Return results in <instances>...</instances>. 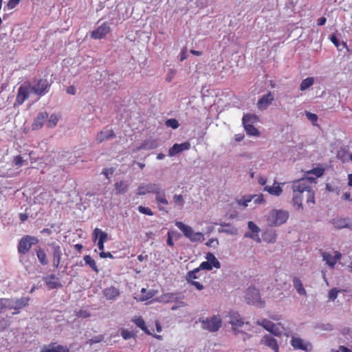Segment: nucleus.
Listing matches in <instances>:
<instances>
[{
    "mask_svg": "<svg viewBox=\"0 0 352 352\" xmlns=\"http://www.w3.org/2000/svg\"><path fill=\"white\" fill-rule=\"evenodd\" d=\"M307 180L299 179L294 182L292 185L293 197L292 204L298 211L303 210L302 199L306 198L307 204H314V192L310 186L307 185Z\"/></svg>",
    "mask_w": 352,
    "mask_h": 352,
    "instance_id": "1",
    "label": "nucleus"
},
{
    "mask_svg": "<svg viewBox=\"0 0 352 352\" xmlns=\"http://www.w3.org/2000/svg\"><path fill=\"white\" fill-rule=\"evenodd\" d=\"M289 218V213L285 210H272L268 216V224L271 226H279L285 223Z\"/></svg>",
    "mask_w": 352,
    "mask_h": 352,
    "instance_id": "2",
    "label": "nucleus"
},
{
    "mask_svg": "<svg viewBox=\"0 0 352 352\" xmlns=\"http://www.w3.org/2000/svg\"><path fill=\"white\" fill-rule=\"evenodd\" d=\"M201 327L210 332L217 331L221 327L222 321L219 316H213L200 320Z\"/></svg>",
    "mask_w": 352,
    "mask_h": 352,
    "instance_id": "3",
    "label": "nucleus"
},
{
    "mask_svg": "<svg viewBox=\"0 0 352 352\" xmlns=\"http://www.w3.org/2000/svg\"><path fill=\"white\" fill-rule=\"evenodd\" d=\"M38 243V239L36 237L25 235L23 236L19 241L18 245V252L21 254H25L33 245Z\"/></svg>",
    "mask_w": 352,
    "mask_h": 352,
    "instance_id": "4",
    "label": "nucleus"
},
{
    "mask_svg": "<svg viewBox=\"0 0 352 352\" xmlns=\"http://www.w3.org/2000/svg\"><path fill=\"white\" fill-rule=\"evenodd\" d=\"M245 300L250 305H263L258 289L254 286L249 287L245 291Z\"/></svg>",
    "mask_w": 352,
    "mask_h": 352,
    "instance_id": "5",
    "label": "nucleus"
},
{
    "mask_svg": "<svg viewBox=\"0 0 352 352\" xmlns=\"http://www.w3.org/2000/svg\"><path fill=\"white\" fill-rule=\"evenodd\" d=\"M50 87V83L46 79H39L31 87L32 91L36 95L45 94Z\"/></svg>",
    "mask_w": 352,
    "mask_h": 352,
    "instance_id": "6",
    "label": "nucleus"
},
{
    "mask_svg": "<svg viewBox=\"0 0 352 352\" xmlns=\"http://www.w3.org/2000/svg\"><path fill=\"white\" fill-rule=\"evenodd\" d=\"M248 227L250 232H245L244 237L252 239L256 241L257 243H261V240L258 235V233L261 231L259 227L257 226L253 221H249L248 223Z\"/></svg>",
    "mask_w": 352,
    "mask_h": 352,
    "instance_id": "7",
    "label": "nucleus"
},
{
    "mask_svg": "<svg viewBox=\"0 0 352 352\" xmlns=\"http://www.w3.org/2000/svg\"><path fill=\"white\" fill-rule=\"evenodd\" d=\"M291 345L294 349H300L306 352H309L312 349V345L310 342H305L302 339L296 337H292L291 340Z\"/></svg>",
    "mask_w": 352,
    "mask_h": 352,
    "instance_id": "8",
    "label": "nucleus"
},
{
    "mask_svg": "<svg viewBox=\"0 0 352 352\" xmlns=\"http://www.w3.org/2000/svg\"><path fill=\"white\" fill-rule=\"evenodd\" d=\"M30 301V298L28 296L14 298V310L15 312L13 314H19L22 309L28 306Z\"/></svg>",
    "mask_w": 352,
    "mask_h": 352,
    "instance_id": "9",
    "label": "nucleus"
},
{
    "mask_svg": "<svg viewBox=\"0 0 352 352\" xmlns=\"http://www.w3.org/2000/svg\"><path fill=\"white\" fill-rule=\"evenodd\" d=\"M260 344H263L270 349L274 352L279 351V347L277 341L272 337V335H265L260 341Z\"/></svg>",
    "mask_w": 352,
    "mask_h": 352,
    "instance_id": "10",
    "label": "nucleus"
},
{
    "mask_svg": "<svg viewBox=\"0 0 352 352\" xmlns=\"http://www.w3.org/2000/svg\"><path fill=\"white\" fill-rule=\"evenodd\" d=\"M330 223L336 229L349 228L352 230V223H350L349 219L337 217L332 219Z\"/></svg>",
    "mask_w": 352,
    "mask_h": 352,
    "instance_id": "11",
    "label": "nucleus"
},
{
    "mask_svg": "<svg viewBox=\"0 0 352 352\" xmlns=\"http://www.w3.org/2000/svg\"><path fill=\"white\" fill-rule=\"evenodd\" d=\"M153 193L155 195V199L158 203L164 205L168 204V201L166 198V190L161 187L160 184H156Z\"/></svg>",
    "mask_w": 352,
    "mask_h": 352,
    "instance_id": "12",
    "label": "nucleus"
},
{
    "mask_svg": "<svg viewBox=\"0 0 352 352\" xmlns=\"http://www.w3.org/2000/svg\"><path fill=\"white\" fill-rule=\"evenodd\" d=\"M153 193L155 195V199L158 203L164 205L168 204V201L166 198V190L161 187L160 184H156Z\"/></svg>",
    "mask_w": 352,
    "mask_h": 352,
    "instance_id": "13",
    "label": "nucleus"
},
{
    "mask_svg": "<svg viewBox=\"0 0 352 352\" xmlns=\"http://www.w3.org/2000/svg\"><path fill=\"white\" fill-rule=\"evenodd\" d=\"M109 31V26L106 23H104L97 29L91 32V37L94 39H100L105 36Z\"/></svg>",
    "mask_w": 352,
    "mask_h": 352,
    "instance_id": "14",
    "label": "nucleus"
},
{
    "mask_svg": "<svg viewBox=\"0 0 352 352\" xmlns=\"http://www.w3.org/2000/svg\"><path fill=\"white\" fill-rule=\"evenodd\" d=\"M217 224L222 227L221 228L218 229L219 233H225L232 236H236L239 233L238 229L230 223L221 221Z\"/></svg>",
    "mask_w": 352,
    "mask_h": 352,
    "instance_id": "15",
    "label": "nucleus"
},
{
    "mask_svg": "<svg viewBox=\"0 0 352 352\" xmlns=\"http://www.w3.org/2000/svg\"><path fill=\"white\" fill-rule=\"evenodd\" d=\"M190 144L188 142H185L182 144H175L168 151V155L170 157L175 156L179 153L190 149Z\"/></svg>",
    "mask_w": 352,
    "mask_h": 352,
    "instance_id": "16",
    "label": "nucleus"
},
{
    "mask_svg": "<svg viewBox=\"0 0 352 352\" xmlns=\"http://www.w3.org/2000/svg\"><path fill=\"white\" fill-rule=\"evenodd\" d=\"M229 323L232 327H242L245 322L240 314L236 311H230L228 314Z\"/></svg>",
    "mask_w": 352,
    "mask_h": 352,
    "instance_id": "17",
    "label": "nucleus"
},
{
    "mask_svg": "<svg viewBox=\"0 0 352 352\" xmlns=\"http://www.w3.org/2000/svg\"><path fill=\"white\" fill-rule=\"evenodd\" d=\"M50 246L53 250V265L58 268L60 263V257L62 255L61 248L56 243H52Z\"/></svg>",
    "mask_w": 352,
    "mask_h": 352,
    "instance_id": "18",
    "label": "nucleus"
},
{
    "mask_svg": "<svg viewBox=\"0 0 352 352\" xmlns=\"http://www.w3.org/2000/svg\"><path fill=\"white\" fill-rule=\"evenodd\" d=\"M43 280L50 289L62 287V285L58 281V278L54 274L44 277Z\"/></svg>",
    "mask_w": 352,
    "mask_h": 352,
    "instance_id": "19",
    "label": "nucleus"
},
{
    "mask_svg": "<svg viewBox=\"0 0 352 352\" xmlns=\"http://www.w3.org/2000/svg\"><path fill=\"white\" fill-rule=\"evenodd\" d=\"M47 117L48 114L47 112H40L34 119V121L32 126V129L38 130L42 128Z\"/></svg>",
    "mask_w": 352,
    "mask_h": 352,
    "instance_id": "20",
    "label": "nucleus"
},
{
    "mask_svg": "<svg viewBox=\"0 0 352 352\" xmlns=\"http://www.w3.org/2000/svg\"><path fill=\"white\" fill-rule=\"evenodd\" d=\"M155 183L141 184L137 188V195L141 196L148 193H153Z\"/></svg>",
    "mask_w": 352,
    "mask_h": 352,
    "instance_id": "21",
    "label": "nucleus"
},
{
    "mask_svg": "<svg viewBox=\"0 0 352 352\" xmlns=\"http://www.w3.org/2000/svg\"><path fill=\"white\" fill-rule=\"evenodd\" d=\"M273 100V94L271 92H268L267 94L263 96L262 98L258 101V107L260 109H266Z\"/></svg>",
    "mask_w": 352,
    "mask_h": 352,
    "instance_id": "22",
    "label": "nucleus"
},
{
    "mask_svg": "<svg viewBox=\"0 0 352 352\" xmlns=\"http://www.w3.org/2000/svg\"><path fill=\"white\" fill-rule=\"evenodd\" d=\"M103 295L107 300H114L120 295V291L115 287H109L102 291Z\"/></svg>",
    "mask_w": 352,
    "mask_h": 352,
    "instance_id": "23",
    "label": "nucleus"
},
{
    "mask_svg": "<svg viewBox=\"0 0 352 352\" xmlns=\"http://www.w3.org/2000/svg\"><path fill=\"white\" fill-rule=\"evenodd\" d=\"M115 137L116 134L113 131L105 130L98 133L96 136V140L98 143H101L104 140H109L110 139L114 138Z\"/></svg>",
    "mask_w": 352,
    "mask_h": 352,
    "instance_id": "24",
    "label": "nucleus"
},
{
    "mask_svg": "<svg viewBox=\"0 0 352 352\" xmlns=\"http://www.w3.org/2000/svg\"><path fill=\"white\" fill-rule=\"evenodd\" d=\"M175 226L183 232L184 235L186 238H190L193 232V230L190 226H187L181 221H176Z\"/></svg>",
    "mask_w": 352,
    "mask_h": 352,
    "instance_id": "25",
    "label": "nucleus"
},
{
    "mask_svg": "<svg viewBox=\"0 0 352 352\" xmlns=\"http://www.w3.org/2000/svg\"><path fill=\"white\" fill-rule=\"evenodd\" d=\"M157 146V144L154 140H145L140 146L137 147L136 149L133 150V152L140 150H151L154 149Z\"/></svg>",
    "mask_w": 352,
    "mask_h": 352,
    "instance_id": "26",
    "label": "nucleus"
},
{
    "mask_svg": "<svg viewBox=\"0 0 352 352\" xmlns=\"http://www.w3.org/2000/svg\"><path fill=\"white\" fill-rule=\"evenodd\" d=\"M29 96L28 88L21 86L19 87L18 94L16 96V101L19 104H22Z\"/></svg>",
    "mask_w": 352,
    "mask_h": 352,
    "instance_id": "27",
    "label": "nucleus"
},
{
    "mask_svg": "<svg viewBox=\"0 0 352 352\" xmlns=\"http://www.w3.org/2000/svg\"><path fill=\"white\" fill-rule=\"evenodd\" d=\"M94 241H96L98 238V241L105 243L107 239V234L99 228H95L93 232Z\"/></svg>",
    "mask_w": 352,
    "mask_h": 352,
    "instance_id": "28",
    "label": "nucleus"
},
{
    "mask_svg": "<svg viewBox=\"0 0 352 352\" xmlns=\"http://www.w3.org/2000/svg\"><path fill=\"white\" fill-rule=\"evenodd\" d=\"M41 352H69V350L67 346L56 345L50 346L47 348H43Z\"/></svg>",
    "mask_w": 352,
    "mask_h": 352,
    "instance_id": "29",
    "label": "nucleus"
},
{
    "mask_svg": "<svg viewBox=\"0 0 352 352\" xmlns=\"http://www.w3.org/2000/svg\"><path fill=\"white\" fill-rule=\"evenodd\" d=\"M293 285L300 295L305 296L307 294L306 290L305 289L302 281L300 280V278L294 277L293 280Z\"/></svg>",
    "mask_w": 352,
    "mask_h": 352,
    "instance_id": "30",
    "label": "nucleus"
},
{
    "mask_svg": "<svg viewBox=\"0 0 352 352\" xmlns=\"http://www.w3.org/2000/svg\"><path fill=\"white\" fill-rule=\"evenodd\" d=\"M141 294H142L140 298V300L141 301H144L153 298L155 295L156 292L153 289L147 291L145 288H142L141 290Z\"/></svg>",
    "mask_w": 352,
    "mask_h": 352,
    "instance_id": "31",
    "label": "nucleus"
},
{
    "mask_svg": "<svg viewBox=\"0 0 352 352\" xmlns=\"http://www.w3.org/2000/svg\"><path fill=\"white\" fill-rule=\"evenodd\" d=\"M206 258L207 259V262L211 263V265H212L213 267H214L215 268L219 269L221 267L220 262L217 260V258L214 256V255L212 253L208 252L206 254Z\"/></svg>",
    "mask_w": 352,
    "mask_h": 352,
    "instance_id": "32",
    "label": "nucleus"
},
{
    "mask_svg": "<svg viewBox=\"0 0 352 352\" xmlns=\"http://www.w3.org/2000/svg\"><path fill=\"white\" fill-rule=\"evenodd\" d=\"M285 330L284 327L280 324H274V327H273L269 332L275 336L280 337L284 333Z\"/></svg>",
    "mask_w": 352,
    "mask_h": 352,
    "instance_id": "33",
    "label": "nucleus"
},
{
    "mask_svg": "<svg viewBox=\"0 0 352 352\" xmlns=\"http://www.w3.org/2000/svg\"><path fill=\"white\" fill-rule=\"evenodd\" d=\"M115 189H116L117 193H119V194L125 193L128 190V184L124 181H120L119 182H116L115 184Z\"/></svg>",
    "mask_w": 352,
    "mask_h": 352,
    "instance_id": "34",
    "label": "nucleus"
},
{
    "mask_svg": "<svg viewBox=\"0 0 352 352\" xmlns=\"http://www.w3.org/2000/svg\"><path fill=\"white\" fill-rule=\"evenodd\" d=\"M86 265H89L95 272H99L95 261L89 255H86L83 258Z\"/></svg>",
    "mask_w": 352,
    "mask_h": 352,
    "instance_id": "35",
    "label": "nucleus"
},
{
    "mask_svg": "<svg viewBox=\"0 0 352 352\" xmlns=\"http://www.w3.org/2000/svg\"><path fill=\"white\" fill-rule=\"evenodd\" d=\"M256 324L259 326H262L265 329L270 331L271 329L274 327V323L267 319H263L262 320H257Z\"/></svg>",
    "mask_w": 352,
    "mask_h": 352,
    "instance_id": "36",
    "label": "nucleus"
},
{
    "mask_svg": "<svg viewBox=\"0 0 352 352\" xmlns=\"http://www.w3.org/2000/svg\"><path fill=\"white\" fill-rule=\"evenodd\" d=\"M264 190L267 191L270 194L276 195V196H279L283 191L281 187H280L279 186H265L264 188Z\"/></svg>",
    "mask_w": 352,
    "mask_h": 352,
    "instance_id": "37",
    "label": "nucleus"
},
{
    "mask_svg": "<svg viewBox=\"0 0 352 352\" xmlns=\"http://www.w3.org/2000/svg\"><path fill=\"white\" fill-rule=\"evenodd\" d=\"M179 298H180V296H179L177 294H174V293H168V294H164L162 296V300L165 302L175 301Z\"/></svg>",
    "mask_w": 352,
    "mask_h": 352,
    "instance_id": "38",
    "label": "nucleus"
},
{
    "mask_svg": "<svg viewBox=\"0 0 352 352\" xmlns=\"http://www.w3.org/2000/svg\"><path fill=\"white\" fill-rule=\"evenodd\" d=\"M322 258L324 261H326V263L331 267L333 268L335 263V259L333 258V256H332L328 252H323L322 254Z\"/></svg>",
    "mask_w": 352,
    "mask_h": 352,
    "instance_id": "39",
    "label": "nucleus"
},
{
    "mask_svg": "<svg viewBox=\"0 0 352 352\" xmlns=\"http://www.w3.org/2000/svg\"><path fill=\"white\" fill-rule=\"evenodd\" d=\"M247 133L250 135L258 136L259 135L258 130L255 128L252 124H247L243 125Z\"/></svg>",
    "mask_w": 352,
    "mask_h": 352,
    "instance_id": "40",
    "label": "nucleus"
},
{
    "mask_svg": "<svg viewBox=\"0 0 352 352\" xmlns=\"http://www.w3.org/2000/svg\"><path fill=\"white\" fill-rule=\"evenodd\" d=\"M36 256L38 257L39 262L42 265H45L47 264L46 254L42 248H40L36 250Z\"/></svg>",
    "mask_w": 352,
    "mask_h": 352,
    "instance_id": "41",
    "label": "nucleus"
},
{
    "mask_svg": "<svg viewBox=\"0 0 352 352\" xmlns=\"http://www.w3.org/2000/svg\"><path fill=\"white\" fill-rule=\"evenodd\" d=\"M314 82V78L309 77L304 79L300 83V90L305 91L310 87Z\"/></svg>",
    "mask_w": 352,
    "mask_h": 352,
    "instance_id": "42",
    "label": "nucleus"
},
{
    "mask_svg": "<svg viewBox=\"0 0 352 352\" xmlns=\"http://www.w3.org/2000/svg\"><path fill=\"white\" fill-rule=\"evenodd\" d=\"M189 239L192 242H197V241L202 242L205 240V238H204L203 233H201L200 232H195L193 231L191 236H190Z\"/></svg>",
    "mask_w": 352,
    "mask_h": 352,
    "instance_id": "43",
    "label": "nucleus"
},
{
    "mask_svg": "<svg viewBox=\"0 0 352 352\" xmlns=\"http://www.w3.org/2000/svg\"><path fill=\"white\" fill-rule=\"evenodd\" d=\"M199 272L200 271L197 268H195L192 271H189L186 275L187 281L190 282L194 280L195 279L199 278V276L198 274L199 273Z\"/></svg>",
    "mask_w": 352,
    "mask_h": 352,
    "instance_id": "44",
    "label": "nucleus"
},
{
    "mask_svg": "<svg viewBox=\"0 0 352 352\" xmlns=\"http://www.w3.org/2000/svg\"><path fill=\"white\" fill-rule=\"evenodd\" d=\"M135 324L140 327L142 331H144L146 334L151 335V333L149 331V330L147 329L144 320L139 318L135 320Z\"/></svg>",
    "mask_w": 352,
    "mask_h": 352,
    "instance_id": "45",
    "label": "nucleus"
},
{
    "mask_svg": "<svg viewBox=\"0 0 352 352\" xmlns=\"http://www.w3.org/2000/svg\"><path fill=\"white\" fill-rule=\"evenodd\" d=\"M256 120V117L254 115L247 114L243 117V124H253Z\"/></svg>",
    "mask_w": 352,
    "mask_h": 352,
    "instance_id": "46",
    "label": "nucleus"
},
{
    "mask_svg": "<svg viewBox=\"0 0 352 352\" xmlns=\"http://www.w3.org/2000/svg\"><path fill=\"white\" fill-rule=\"evenodd\" d=\"M3 301L6 309H14V298H3Z\"/></svg>",
    "mask_w": 352,
    "mask_h": 352,
    "instance_id": "47",
    "label": "nucleus"
},
{
    "mask_svg": "<svg viewBox=\"0 0 352 352\" xmlns=\"http://www.w3.org/2000/svg\"><path fill=\"white\" fill-rule=\"evenodd\" d=\"M58 120V119L57 116L55 114H52L48 119L47 126L49 128L54 127L57 124Z\"/></svg>",
    "mask_w": 352,
    "mask_h": 352,
    "instance_id": "48",
    "label": "nucleus"
},
{
    "mask_svg": "<svg viewBox=\"0 0 352 352\" xmlns=\"http://www.w3.org/2000/svg\"><path fill=\"white\" fill-rule=\"evenodd\" d=\"M21 0H9L4 7V10H10L14 9Z\"/></svg>",
    "mask_w": 352,
    "mask_h": 352,
    "instance_id": "49",
    "label": "nucleus"
},
{
    "mask_svg": "<svg viewBox=\"0 0 352 352\" xmlns=\"http://www.w3.org/2000/svg\"><path fill=\"white\" fill-rule=\"evenodd\" d=\"M165 124L166 126L170 127L173 129H176L179 127V124L175 119H168L166 121Z\"/></svg>",
    "mask_w": 352,
    "mask_h": 352,
    "instance_id": "50",
    "label": "nucleus"
},
{
    "mask_svg": "<svg viewBox=\"0 0 352 352\" xmlns=\"http://www.w3.org/2000/svg\"><path fill=\"white\" fill-rule=\"evenodd\" d=\"M173 201L175 204H177L178 206L183 207L184 204V200L183 198V196L181 195H175L173 196Z\"/></svg>",
    "mask_w": 352,
    "mask_h": 352,
    "instance_id": "51",
    "label": "nucleus"
},
{
    "mask_svg": "<svg viewBox=\"0 0 352 352\" xmlns=\"http://www.w3.org/2000/svg\"><path fill=\"white\" fill-rule=\"evenodd\" d=\"M212 265H211V263H210L209 262H207V261H204V262H202L200 265L197 267V269H199V271L202 270H211L212 269Z\"/></svg>",
    "mask_w": 352,
    "mask_h": 352,
    "instance_id": "52",
    "label": "nucleus"
},
{
    "mask_svg": "<svg viewBox=\"0 0 352 352\" xmlns=\"http://www.w3.org/2000/svg\"><path fill=\"white\" fill-rule=\"evenodd\" d=\"M331 41L338 47L339 48V47L340 45H342L343 47H346V43L344 42H342L341 43H340L338 38L335 36V35H332L331 36Z\"/></svg>",
    "mask_w": 352,
    "mask_h": 352,
    "instance_id": "53",
    "label": "nucleus"
},
{
    "mask_svg": "<svg viewBox=\"0 0 352 352\" xmlns=\"http://www.w3.org/2000/svg\"><path fill=\"white\" fill-rule=\"evenodd\" d=\"M138 210H139L140 212H141L142 214H147V215H149V216L153 215V212L148 208H146V207L140 206L138 207Z\"/></svg>",
    "mask_w": 352,
    "mask_h": 352,
    "instance_id": "54",
    "label": "nucleus"
},
{
    "mask_svg": "<svg viewBox=\"0 0 352 352\" xmlns=\"http://www.w3.org/2000/svg\"><path fill=\"white\" fill-rule=\"evenodd\" d=\"M90 313L87 310H80L76 312V316L78 318H86L90 316Z\"/></svg>",
    "mask_w": 352,
    "mask_h": 352,
    "instance_id": "55",
    "label": "nucleus"
},
{
    "mask_svg": "<svg viewBox=\"0 0 352 352\" xmlns=\"http://www.w3.org/2000/svg\"><path fill=\"white\" fill-rule=\"evenodd\" d=\"M251 200L254 199V202L256 204H260L264 202V198L263 195L252 196Z\"/></svg>",
    "mask_w": 352,
    "mask_h": 352,
    "instance_id": "56",
    "label": "nucleus"
},
{
    "mask_svg": "<svg viewBox=\"0 0 352 352\" xmlns=\"http://www.w3.org/2000/svg\"><path fill=\"white\" fill-rule=\"evenodd\" d=\"M121 336L124 340H129L133 336V333L129 331L123 329L121 331Z\"/></svg>",
    "mask_w": 352,
    "mask_h": 352,
    "instance_id": "57",
    "label": "nucleus"
},
{
    "mask_svg": "<svg viewBox=\"0 0 352 352\" xmlns=\"http://www.w3.org/2000/svg\"><path fill=\"white\" fill-rule=\"evenodd\" d=\"M103 338L104 337L102 336H95L89 339L88 343H89L91 345L93 344L99 343L103 340Z\"/></svg>",
    "mask_w": 352,
    "mask_h": 352,
    "instance_id": "58",
    "label": "nucleus"
},
{
    "mask_svg": "<svg viewBox=\"0 0 352 352\" xmlns=\"http://www.w3.org/2000/svg\"><path fill=\"white\" fill-rule=\"evenodd\" d=\"M338 293V291L336 289H331L329 292V298L331 300H334L337 298Z\"/></svg>",
    "mask_w": 352,
    "mask_h": 352,
    "instance_id": "59",
    "label": "nucleus"
},
{
    "mask_svg": "<svg viewBox=\"0 0 352 352\" xmlns=\"http://www.w3.org/2000/svg\"><path fill=\"white\" fill-rule=\"evenodd\" d=\"M306 116L312 122H316L318 120V116L315 113L309 111H306Z\"/></svg>",
    "mask_w": 352,
    "mask_h": 352,
    "instance_id": "60",
    "label": "nucleus"
},
{
    "mask_svg": "<svg viewBox=\"0 0 352 352\" xmlns=\"http://www.w3.org/2000/svg\"><path fill=\"white\" fill-rule=\"evenodd\" d=\"M23 160L21 157V156H20V155H17V156L14 157V158L13 160V163L14 164L15 166H21L23 164Z\"/></svg>",
    "mask_w": 352,
    "mask_h": 352,
    "instance_id": "61",
    "label": "nucleus"
},
{
    "mask_svg": "<svg viewBox=\"0 0 352 352\" xmlns=\"http://www.w3.org/2000/svg\"><path fill=\"white\" fill-rule=\"evenodd\" d=\"M324 170L322 168H314L310 171V173L314 174L317 177H319L323 175Z\"/></svg>",
    "mask_w": 352,
    "mask_h": 352,
    "instance_id": "62",
    "label": "nucleus"
},
{
    "mask_svg": "<svg viewBox=\"0 0 352 352\" xmlns=\"http://www.w3.org/2000/svg\"><path fill=\"white\" fill-rule=\"evenodd\" d=\"M175 233V232H173V231H169L168 232L167 244L169 246H173L174 245V243H173V239H172V235L174 234Z\"/></svg>",
    "mask_w": 352,
    "mask_h": 352,
    "instance_id": "63",
    "label": "nucleus"
},
{
    "mask_svg": "<svg viewBox=\"0 0 352 352\" xmlns=\"http://www.w3.org/2000/svg\"><path fill=\"white\" fill-rule=\"evenodd\" d=\"M175 74V71L173 69H170L167 74V76H166V80L168 82H170L173 80Z\"/></svg>",
    "mask_w": 352,
    "mask_h": 352,
    "instance_id": "64",
    "label": "nucleus"
}]
</instances>
